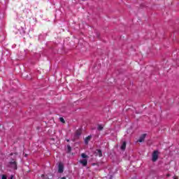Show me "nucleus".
Returning <instances> with one entry per match:
<instances>
[{"label":"nucleus","mask_w":179,"mask_h":179,"mask_svg":"<svg viewBox=\"0 0 179 179\" xmlns=\"http://www.w3.org/2000/svg\"><path fill=\"white\" fill-rule=\"evenodd\" d=\"M10 169H13L14 170H17V162H16V157L11 158V160L8 164Z\"/></svg>","instance_id":"f257e3e1"},{"label":"nucleus","mask_w":179,"mask_h":179,"mask_svg":"<svg viewBox=\"0 0 179 179\" xmlns=\"http://www.w3.org/2000/svg\"><path fill=\"white\" fill-rule=\"evenodd\" d=\"M157 159H159V151L155 150L152 152V162H157Z\"/></svg>","instance_id":"f03ea898"},{"label":"nucleus","mask_w":179,"mask_h":179,"mask_svg":"<svg viewBox=\"0 0 179 179\" xmlns=\"http://www.w3.org/2000/svg\"><path fill=\"white\" fill-rule=\"evenodd\" d=\"M58 173L60 174L64 173V164L62 163H59L58 166Z\"/></svg>","instance_id":"7ed1b4c3"},{"label":"nucleus","mask_w":179,"mask_h":179,"mask_svg":"<svg viewBox=\"0 0 179 179\" xmlns=\"http://www.w3.org/2000/svg\"><path fill=\"white\" fill-rule=\"evenodd\" d=\"M80 163L83 166V167H86L87 166V159H84L83 160H80Z\"/></svg>","instance_id":"20e7f679"},{"label":"nucleus","mask_w":179,"mask_h":179,"mask_svg":"<svg viewBox=\"0 0 179 179\" xmlns=\"http://www.w3.org/2000/svg\"><path fill=\"white\" fill-rule=\"evenodd\" d=\"M95 155L96 156H99V157H101L103 156V152H101V150H96Z\"/></svg>","instance_id":"39448f33"},{"label":"nucleus","mask_w":179,"mask_h":179,"mask_svg":"<svg viewBox=\"0 0 179 179\" xmlns=\"http://www.w3.org/2000/svg\"><path fill=\"white\" fill-rule=\"evenodd\" d=\"M90 139H92V135L88 136L87 137H86L85 138V145H88L89 144V141H90Z\"/></svg>","instance_id":"423d86ee"},{"label":"nucleus","mask_w":179,"mask_h":179,"mask_svg":"<svg viewBox=\"0 0 179 179\" xmlns=\"http://www.w3.org/2000/svg\"><path fill=\"white\" fill-rule=\"evenodd\" d=\"M80 135H82V130L81 129H78L76 131V136L77 138H79V136H80Z\"/></svg>","instance_id":"0eeeda50"},{"label":"nucleus","mask_w":179,"mask_h":179,"mask_svg":"<svg viewBox=\"0 0 179 179\" xmlns=\"http://www.w3.org/2000/svg\"><path fill=\"white\" fill-rule=\"evenodd\" d=\"M127 148V142L124 141L120 147L121 150H124Z\"/></svg>","instance_id":"6e6552de"},{"label":"nucleus","mask_w":179,"mask_h":179,"mask_svg":"<svg viewBox=\"0 0 179 179\" xmlns=\"http://www.w3.org/2000/svg\"><path fill=\"white\" fill-rule=\"evenodd\" d=\"M145 138H146V134H143V136L138 139V142H143V141H145Z\"/></svg>","instance_id":"1a4fd4ad"},{"label":"nucleus","mask_w":179,"mask_h":179,"mask_svg":"<svg viewBox=\"0 0 179 179\" xmlns=\"http://www.w3.org/2000/svg\"><path fill=\"white\" fill-rule=\"evenodd\" d=\"M71 151H72V148L71 147V145H67V153H71Z\"/></svg>","instance_id":"9d476101"},{"label":"nucleus","mask_w":179,"mask_h":179,"mask_svg":"<svg viewBox=\"0 0 179 179\" xmlns=\"http://www.w3.org/2000/svg\"><path fill=\"white\" fill-rule=\"evenodd\" d=\"M97 129H98V131H103V125L99 124Z\"/></svg>","instance_id":"9b49d317"},{"label":"nucleus","mask_w":179,"mask_h":179,"mask_svg":"<svg viewBox=\"0 0 179 179\" xmlns=\"http://www.w3.org/2000/svg\"><path fill=\"white\" fill-rule=\"evenodd\" d=\"M81 157H83V159H89V156L86 155L85 153L81 154Z\"/></svg>","instance_id":"f8f14e48"},{"label":"nucleus","mask_w":179,"mask_h":179,"mask_svg":"<svg viewBox=\"0 0 179 179\" xmlns=\"http://www.w3.org/2000/svg\"><path fill=\"white\" fill-rule=\"evenodd\" d=\"M59 121H60V122L65 124V120L64 119V117H59Z\"/></svg>","instance_id":"ddd939ff"},{"label":"nucleus","mask_w":179,"mask_h":179,"mask_svg":"<svg viewBox=\"0 0 179 179\" xmlns=\"http://www.w3.org/2000/svg\"><path fill=\"white\" fill-rule=\"evenodd\" d=\"M1 178H2V179H8V178H6V176H5V175H3Z\"/></svg>","instance_id":"4468645a"},{"label":"nucleus","mask_w":179,"mask_h":179,"mask_svg":"<svg viewBox=\"0 0 179 179\" xmlns=\"http://www.w3.org/2000/svg\"><path fill=\"white\" fill-rule=\"evenodd\" d=\"M61 179H66V177H62Z\"/></svg>","instance_id":"2eb2a0df"},{"label":"nucleus","mask_w":179,"mask_h":179,"mask_svg":"<svg viewBox=\"0 0 179 179\" xmlns=\"http://www.w3.org/2000/svg\"><path fill=\"white\" fill-rule=\"evenodd\" d=\"M10 156H13V153H10Z\"/></svg>","instance_id":"dca6fc26"},{"label":"nucleus","mask_w":179,"mask_h":179,"mask_svg":"<svg viewBox=\"0 0 179 179\" xmlns=\"http://www.w3.org/2000/svg\"><path fill=\"white\" fill-rule=\"evenodd\" d=\"M173 179H178V178H177L174 177V178H173Z\"/></svg>","instance_id":"f3484780"},{"label":"nucleus","mask_w":179,"mask_h":179,"mask_svg":"<svg viewBox=\"0 0 179 179\" xmlns=\"http://www.w3.org/2000/svg\"><path fill=\"white\" fill-rule=\"evenodd\" d=\"M67 142H69V140H66Z\"/></svg>","instance_id":"a211bd4d"},{"label":"nucleus","mask_w":179,"mask_h":179,"mask_svg":"<svg viewBox=\"0 0 179 179\" xmlns=\"http://www.w3.org/2000/svg\"><path fill=\"white\" fill-rule=\"evenodd\" d=\"M83 1H85V0H83Z\"/></svg>","instance_id":"6ab92c4d"}]
</instances>
